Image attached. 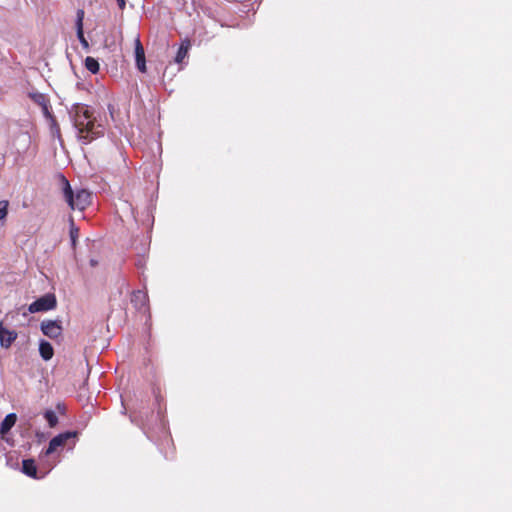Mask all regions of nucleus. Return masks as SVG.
Wrapping results in <instances>:
<instances>
[{
	"label": "nucleus",
	"instance_id": "f257e3e1",
	"mask_svg": "<svg viewBox=\"0 0 512 512\" xmlns=\"http://www.w3.org/2000/svg\"><path fill=\"white\" fill-rule=\"evenodd\" d=\"M69 115L77 130L78 138L83 144H88L103 135L104 128L100 123H97L93 107L87 104L74 103L69 110Z\"/></svg>",
	"mask_w": 512,
	"mask_h": 512
},
{
	"label": "nucleus",
	"instance_id": "f03ea898",
	"mask_svg": "<svg viewBox=\"0 0 512 512\" xmlns=\"http://www.w3.org/2000/svg\"><path fill=\"white\" fill-rule=\"evenodd\" d=\"M64 198L71 209L84 210L91 201V193L85 189L73 192L69 181L60 175Z\"/></svg>",
	"mask_w": 512,
	"mask_h": 512
},
{
	"label": "nucleus",
	"instance_id": "7ed1b4c3",
	"mask_svg": "<svg viewBox=\"0 0 512 512\" xmlns=\"http://www.w3.org/2000/svg\"><path fill=\"white\" fill-rule=\"evenodd\" d=\"M78 434V431H65L54 436L49 441L48 447L40 453V458L43 459L44 457L50 456L56 452L59 447H63L69 441H72L71 448H73L76 444Z\"/></svg>",
	"mask_w": 512,
	"mask_h": 512
},
{
	"label": "nucleus",
	"instance_id": "20e7f679",
	"mask_svg": "<svg viewBox=\"0 0 512 512\" xmlns=\"http://www.w3.org/2000/svg\"><path fill=\"white\" fill-rule=\"evenodd\" d=\"M57 306V299L53 293H47L32 302L27 311L29 313L46 312Z\"/></svg>",
	"mask_w": 512,
	"mask_h": 512
},
{
	"label": "nucleus",
	"instance_id": "39448f33",
	"mask_svg": "<svg viewBox=\"0 0 512 512\" xmlns=\"http://www.w3.org/2000/svg\"><path fill=\"white\" fill-rule=\"evenodd\" d=\"M40 106L44 117L48 120L51 134L54 137L60 138V127L52 113L49 98H34Z\"/></svg>",
	"mask_w": 512,
	"mask_h": 512
},
{
	"label": "nucleus",
	"instance_id": "423d86ee",
	"mask_svg": "<svg viewBox=\"0 0 512 512\" xmlns=\"http://www.w3.org/2000/svg\"><path fill=\"white\" fill-rule=\"evenodd\" d=\"M40 329L45 336L51 339L58 338L63 330L59 320H44L40 324Z\"/></svg>",
	"mask_w": 512,
	"mask_h": 512
},
{
	"label": "nucleus",
	"instance_id": "0eeeda50",
	"mask_svg": "<svg viewBox=\"0 0 512 512\" xmlns=\"http://www.w3.org/2000/svg\"><path fill=\"white\" fill-rule=\"evenodd\" d=\"M135 63L137 69L144 73L146 72V59H145V50L139 39V37L135 40Z\"/></svg>",
	"mask_w": 512,
	"mask_h": 512
},
{
	"label": "nucleus",
	"instance_id": "6e6552de",
	"mask_svg": "<svg viewBox=\"0 0 512 512\" xmlns=\"http://www.w3.org/2000/svg\"><path fill=\"white\" fill-rule=\"evenodd\" d=\"M17 336L16 331L5 328L3 323L0 322V346L2 348L8 349L17 339Z\"/></svg>",
	"mask_w": 512,
	"mask_h": 512
},
{
	"label": "nucleus",
	"instance_id": "1a4fd4ad",
	"mask_svg": "<svg viewBox=\"0 0 512 512\" xmlns=\"http://www.w3.org/2000/svg\"><path fill=\"white\" fill-rule=\"evenodd\" d=\"M21 471L23 474H25L26 476L31 477L33 479H40V478L45 477V475H46V473H44L42 475H38V469H37L35 460L32 458L22 460Z\"/></svg>",
	"mask_w": 512,
	"mask_h": 512
},
{
	"label": "nucleus",
	"instance_id": "9d476101",
	"mask_svg": "<svg viewBox=\"0 0 512 512\" xmlns=\"http://www.w3.org/2000/svg\"><path fill=\"white\" fill-rule=\"evenodd\" d=\"M131 303L137 310H148V295L142 290L134 291L131 295Z\"/></svg>",
	"mask_w": 512,
	"mask_h": 512
},
{
	"label": "nucleus",
	"instance_id": "9b49d317",
	"mask_svg": "<svg viewBox=\"0 0 512 512\" xmlns=\"http://www.w3.org/2000/svg\"><path fill=\"white\" fill-rule=\"evenodd\" d=\"M16 421L17 416L15 413L7 414L0 424V434L2 436L6 435L15 425Z\"/></svg>",
	"mask_w": 512,
	"mask_h": 512
},
{
	"label": "nucleus",
	"instance_id": "f8f14e48",
	"mask_svg": "<svg viewBox=\"0 0 512 512\" xmlns=\"http://www.w3.org/2000/svg\"><path fill=\"white\" fill-rule=\"evenodd\" d=\"M39 353L44 361H49L54 355V349L50 342L46 340H40L39 342Z\"/></svg>",
	"mask_w": 512,
	"mask_h": 512
},
{
	"label": "nucleus",
	"instance_id": "ddd939ff",
	"mask_svg": "<svg viewBox=\"0 0 512 512\" xmlns=\"http://www.w3.org/2000/svg\"><path fill=\"white\" fill-rule=\"evenodd\" d=\"M189 48H190V42L188 40H185L181 43L180 47L178 48L175 59H174V61L177 64H181L183 62V60L187 57Z\"/></svg>",
	"mask_w": 512,
	"mask_h": 512
},
{
	"label": "nucleus",
	"instance_id": "4468645a",
	"mask_svg": "<svg viewBox=\"0 0 512 512\" xmlns=\"http://www.w3.org/2000/svg\"><path fill=\"white\" fill-rule=\"evenodd\" d=\"M85 67L88 71H90L93 74L98 73L100 68L99 62L93 57H87L85 59Z\"/></svg>",
	"mask_w": 512,
	"mask_h": 512
},
{
	"label": "nucleus",
	"instance_id": "2eb2a0df",
	"mask_svg": "<svg viewBox=\"0 0 512 512\" xmlns=\"http://www.w3.org/2000/svg\"><path fill=\"white\" fill-rule=\"evenodd\" d=\"M69 234H70L71 245H72V247H75L77 239H78V236H79V228L75 225V223H74L72 218H70V231H69Z\"/></svg>",
	"mask_w": 512,
	"mask_h": 512
},
{
	"label": "nucleus",
	"instance_id": "dca6fc26",
	"mask_svg": "<svg viewBox=\"0 0 512 512\" xmlns=\"http://www.w3.org/2000/svg\"><path fill=\"white\" fill-rule=\"evenodd\" d=\"M44 418L48 422L49 427L53 428L58 424V417L53 410H46L44 412Z\"/></svg>",
	"mask_w": 512,
	"mask_h": 512
},
{
	"label": "nucleus",
	"instance_id": "f3484780",
	"mask_svg": "<svg viewBox=\"0 0 512 512\" xmlns=\"http://www.w3.org/2000/svg\"><path fill=\"white\" fill-rule=\"evenodd\" d=\"M76 34H77V38H78L82 48L84 50L88 51L89 43H88L87 39L84 36L83 28H76Z\"/></svg>",
	"mask_w": 512,
	"mask_h": 512
},
{
	"label": "nucleus",
	"instance_id": "a211bd4d",
	"mask_svg": "<svg viewBox=\"0 0 512 512\" xmlns=\"http://www.w3.org/2000/svg\"><path fill=\"white\" fill-rule=\"evenodd\" d=\"M9 202L7 200L0 201V221L6 219L8 215Z\"/></svg>",
	"mask_w": 512,
	"mask_h": 512
},
{
	"label": "nucleus",
	"instance_id": "6ab92c4d",
	"mask_svg": "<svg viewBox=\"0 0 512 512\" xmlns=\"http://www.w3.org/2000/svg\"><path fill=\"white\" fill-rule=\"evenodd\" d=\"M84 11L79 9L76 16V28H83Z\"/></svg>",
	"mask_w": 512,
	"mask_h": 512
},
{
	"label": "nucleus",
	"instance_id": "aec40b11",
	"mask_svg": "<svg viewBox=\"0 0 512 512\" xmlns=\"http://www.w3.org/2000/svg\"><path fill=\"white\" fill-rule=\"evenodd\" d=\"M116 1H117V4H118L119 8L121 10H124L125 6H126V0H116Z\"/></svg>",
	"mask_w": 512,
	"mask_h": 512
},
{
	"label": "nucleus",
	"instance_id": "412c9836",
	"mask_svg": "<svg viewBox=\"0 0 512 512\" xmlns=\"http://www.w3.org/2000/svg\"><path fill=\"white\" fill-rule=\"evenodd\" d=\"M28 96H39V97H42V96H45V94H42V93H29Z\"/></svg>",
	"mask_w": 512,
	"mask_h": 512
},
{
	"label": "nucleus",
	"instance_id": "4be33fe9",
	"mask_svg": "<svg viewBox=\"0 0 512 512\" xmlns=\"http://www.w3.org/2000/svg\"><path fill=\"white\" fill-rule=\"evenodd\" d=\"M107 106H108V109L110 110V114H111V116L113 117V112H112V110H111V108H112L111 104H107Z\"/></svg>",
	"mask_w": 512,
	"mask_h": 512
},
{
	"label": "nucleus",
	"instance_id": "5701e85b",
	"mask_svg": "<svg viewBox=\"0 0 512 512\" xmlns=\"http://www.w3.org/2000/svg\"><path fill=\"white\" fill-rule=\"evenodd\" d=\"M95 264H96V262L91 260V265H95Z\"/></svg>",
	"mask_w": 512,
	"mask_h": 512
},
{
	"label": "nucleus",
	"instance_id": "b1692460",
	"mask_svg": "<svg viewBox=\"0 0 512 512\" xmlns=\"http://www.w3.org/2000/svg\"><path fill=\"white\" fill-rule=\"evenodd\" d=\"M54 466H55V464L51 465V466L49 467V470H51L52 468H54Z\"/></svg>",
	"mask_w": 512,
	"mask_h": 512
}]
</instances>
